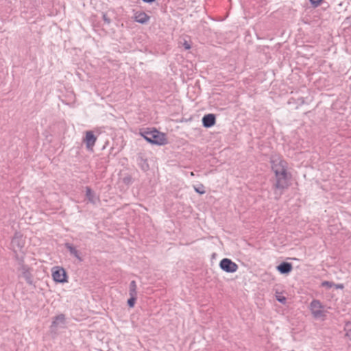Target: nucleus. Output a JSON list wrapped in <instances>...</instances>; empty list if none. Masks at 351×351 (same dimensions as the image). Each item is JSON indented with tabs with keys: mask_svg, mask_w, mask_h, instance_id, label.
Returning a JSON list of instances; mask_svg holds the SVG:
<instances>
[{
	"mask_svg": "<svg viewBox=\"0 0 351 351\" xmlns=\"http://www.w3.org/2000/svg\"><path fill=\"white\" fill-rule=\"evenodd\" d=\"M65 317L63 314L58 315L53 318L51 328H56L61 325L64 324Z\"/></svg>",
	"mask_w": 351,
	"mask_h": 351,
	"instance_id": "obj_12",
	"label": "nucleus"
},
{
	"mask_svg": "<svg viewBox=\"0 0 351 351\" xmlns=\"http://www.w3.org/2000/svg\"><path fill=\"white\" fill-rule=\"evenodd\" d=\"M219 266L222 270L228 273H233L238 269V265L229 258L222 259Z\"/></svg>",
	"mask_w": 351,
	"mask_h": 351,
	"instance_id": "obj_5",
	"label": "nucleus"
},
{
	"mask_svg": "<svg viewBox=\"0 0 351 351\" xmlns=\"http://www.w3.org/2000/svg\"><path fill=\"white\" fill-rule=\"evenodd\" d=\"M149 19V16L145 12L137 13L135 15V21L139 23L145 24Z\"/></svg>",
	"mask_w": 351,
	"mask_h": 351,
	"instance_id": "obj_14",
	"label": "nucleus"
},
{
	"mask_svg": "<svg viewBox=\"0 0 351 351\" xmlns=\"http://www.w3.org/2000/svg\"><path fill=\"white\" fill-rule=\"evenodd\" d=\"M193 188H194V190L195 191V192H197L199 194L202 195L206 193L205 187L202 184H199L197 186H194Z\"/></svg>",
	"mask_w": 351,
	"mask_h": 351,
	"instance_id": "obj_16",
	"label": "nucleus"
},
{
	"mask_svg": "<svg viewBox=\"0 0 351 351\" xmlns=\"http://www.w3.org/2000/svg\"><path fill=\"white\" fill-rule=\"evenodd\" d=\"M322 1L323 0H310V2L313 5V7L316 8L319 5Z\"/></svg>",
	"mask_w": 351,
	"mask_h": 351,
	"instance_id": "obj_20",
	"label": "nucleus"
},
{
	"mask_svg": "<svg viewBox=\"0 0 351 351\" xmlns=\"http://www.w3.org/2000/svg\"><path fill=\"white\" fill-rule=\"evenodd\" d=\"M311 311L315 318H320L325 316L324 311V306L319 300H313L310 304Z\"/></svg>",
	"mask_w": 351,
	"mask_h": 351,
	"instance_id": "obj_3",
	"label": "nucleus"
},
{
	"mask_svg": "<svg viewBox=\"0 0 351 351\" xmlns=\"http://www.w3.org/2000/svg\"><path fill=\"white\" fill-rule=\"evenodd\" d=\"M345 330L346 335L351 339V322L346 323L345 326Z\"/></svg>",
	"mask_w": 351,
	"mask_h": 351,
	"instance_id": "obj_17",
	"label": "nucleus"
},
{
	"mask_svg": "<svg viewBox=\"0 0 351 351\" xmlns=\"http://www.w3.org/2000/svg\"><path fill=\"white\" fill-rule=\"evenodd\" d=\"M184 47L186 49H191V45L187 43V42H185L184 43Z\"/></svg>",
	"mask_w": 351,
	"mask_h": 351,
	"instance_id": "obj_23",
	"label": "nucleus"
},
{
	"mask_svg": "<svg viewBox=\"0 0 351 351\" xmlns=\"http://www.w3.org/2000/svg\"><path fill=\"white\" fill-rule=\"evenodd\" d=\"M136 298H137L136 296H133V297L130 296V298L128 300V304L130 307L134 306L135 301L136 300Z\"/></svg>",
	"mask_w": 351,
	"mask_h": 351,
	"instance_id": "obj_18",
	"label": "nucleus"
},
{
	"mask_svg": "<svg viewBox=\"0 0 351 351\" xmlns=\"http://www.w3.org/2000/svg\"><path fill=\"white\" fill-rule=\"evenodd\" d=\"M103 19H104L105 23H106L107 24H110V19L107 16L106 14H103Z\"/></svg>",
	"mask_w": 351,
	"mask_h": 351,
	"instance_id": "obj_22",
	"label": "nucleus"
},
{
	"mask_svg": "<svg viewBox=\"0 0 351 351\" xmlns=\"http://www.w3.org/2000/svg\"><path fill=\"white\" fill-rule=\"evenodd\" d=\"M191 176H194V173L193 172H191Z\"/></svg>",
	"mask_w": 351,
	"mask_h": 351,
	"instance_id": "obj_26",
	"label": "nucleus"
},
{
	"mask_svg": "<svg viewBox=\"0 0 351 351\" xmlns=\"http://www.w3.org/2000/svg\"><path fill=\"white\" fill-rule=\"evenodd\" d=\"M338 287H339V288H342V287H343V285H338Z\"/></svg>",
	"mask_w": 351,
	"mask_h": 351,
	"instance_id": "obj_25",
	"label": "nucleus"
},
{
	"mask_svg": "<svg viewBox=\"0 0 351 351\" xmlns=\"http://www.w3.org/2000/svg\"><path fill=\"white\" fill-rule=\"evenodd\" d=\"M64 245L71 256L76 258L80 262L83 261L80 252L77 250L73 244L70 243H66Z\"/></svg>",
	"mask_w": 351,
	"mask_h": 351,
	"instance_id": "obj_9",
	"label": "nucleus"
},
{
	"mask_svg": "<svg viewBox=\"0 0 351 351\" xmlns=\"http://www.w3.org/2000/svg\"><path fill=\"white\" fill-rule=\"evenodd\" d=\"M24 243L22 236L19 234H16L11 241L12 247L14 250L16 249L21 250L24 247Z\"/></svg>",
	"mask_w": 351,
	"mask_h": 351,
	"instance_id": "obj_7",
	"label": "nucleus"
},
{
	"mask_svg": "<svg viewBox=\"0 0 351 351\" xmlns=\"http://www.w3.org/2000/svg\"><path fill=\"white\" fill-rule=\"evenodd\" d=\"M333 285V283L332 282L329 281H324L322 282V287H326L327 288H331Z\"/></svg>",
	"mask_w": 351,
	"mask_h": 351,
	"instance_id": "obj_19",
	"label": "nucleus"
},
{
	"mask_svg": "<svg viewBox=\"0 0 351 351\" xmlns=\"http://www.w3.org/2000/svg\"><path fill=\"white\" fill-rule=\"evenodd\" d=\"M144 2H146V3H153L154 1H155V0H143Z\"/></svg>",
	"mask_w": 351,
	"mask_h": 351,
	"instance_id": "obj_24",
	"label": "nucleus"
},
{
	"mask_svg": "<svg viewBox=\"0 0 351 351\" xmlns=\"http://www.w3.org/2000/svg\"><path fill=\"white\" fill-rule=\"evenodd\" d=\"M272 171L275 173L273 185L276 198L278 199L285 189L289 187L291 176L287 173V162L282 160H272Z\"/></svg>",
	"mask_w": 351,
	"mask_h": 351,
	"instance_id": "obj_1",
	"label": "nucleus"
},
{
	"mask_svg": "<svg viewBox=\"0 0 351 351\" xmlns=\"http://www.w3.org/2000/svg\"><path fill=\"white\" fill-rule=\"evenodd\" d=\"M52 277L56 282L64 283L67 282V275L66 271L62 267H53L52 269Z\"/></svg>",
	"mask_w": 351,
	"mask_h": 351,
	"instance_id": "obj_4",
	"label": "nucleus"
},
{
	"mask_svg": "<svg viewBox=\"0 0 351 351\" xmlns=\"http://www.w3.org/2000/svg\"><path fill=\"white\" fill-rule=\"evenodd\" d=\"M293 269L291 263L287 262H282L277 266V270L282 274H289Z\"/></svg>",
	"mask_w": 351,
	"mask_h": 351,
	"instance_id": "obj_11",
	"label": "nucleus"
},
{
	"mask_svg": "<svg viewBox=\"0 0 351 351\" xmlns=\"http://www.w3.org/2000/svg\"><path fill=\"white\" fill-rule=\"evenodd\" d=\"M142 136L147 142L154 144L162 145L166 143V138L164 134L156 130L152 131H143L140 132Z\"/></svg>",
	"mask_w": 351,
	"mask_h": 351,
	"instance_id": "obj_2",
	"label": "nucleus"
},
{
	"mask_svg": "<svg viewBox=\"0 0 351 351\" xmlns=\"http://www.w3.org/2000/svg\"><path fill=\"white\" fill-rule=\"evenodd\" d=\"M97 141V136H95L93 132V131H86L85 137L83 140L84 143L86 144V147L88 150H93V147Z\"/></svg>",
	"mask_w": 351,
	"mask_h": 351,
	"instance_id": "obj_6",
	"label": "nucleus"
},
{
	"mask_svg": "<svg viewBox=\"0 0 351 351\" xmlns=\"http://www.w3.org/2000/svg\"><path fill=\"white\" fill-rule=\"evenodd\" d=\"M19 270L21 271L23 277L25 278L26 282L32 285V276L29 271V268L27 265L21 264L19 268Z\"/></svg>",
	"mask_w": 351,
	"mask_h": 351,
	"instance_id": "obj_8",
	"label": "nucleus"
},
{
	"mask_svg": "<svg viewBox=\"0 0 351 351\" xmlns=\"http://www.w3.org/2000/svg\"><path fill=\"white\" fill-rule=\"evenodd\" d=\"M86 196L87 199H88V202L95 204L97 201L99 199L94 192L91 190V189L89 186L86 187Z\"/></svg>",
	"mask_w": 351,
	"mask_h": 351,
	"instance_id": "obj_13",
	"label": "nucleus"
},
{
	"mask_svg": "<svg viewBox=\"0 0 351 351\" xmlns=\"http://www.w3.org/2000/svg\"><path fill=\"white\" fill-rule=\"evenodd\" d=\"M137 286L136 283L134 280L131 281L130 284V289H129V294L131 297L136 296L137 297Z\"/></svg>",
	"mask_w": 351,
	"mask_h": 351,
	"instance_id": "obj_15",
	"label": "nucleus"
},
{
	"mask_svg": "<svg viewBox=\"0 0 351 351\" xmlns=\"http://www.w3.org/2000/svg\"><path fill=\"white\" fill-rule=\"evenodd\" d=\"M216 118L215 115L213 114H208L203 117L202 118V124L205 128H210L215 124Z\"/></svg>",
	"mask_w": 351,
	"mask_h": 351,
	"instance_id": "obj_10",
	"label": "nucleus"
},
{
	"mask_svg": "<svg viewBox=\"0 0 351 351\" xmlns=\"http://www.w3.org/2000/svg\"><path fill=\"white\" fill-rule=\"evenodd\" d=\"M277 300L282 304H285L287 301V299L284 296H279L277 297Z\"/></svg>",
	"mask_w": 351,
	"mask_h": 351,
	"instance_id": "obj_21",
	"label": "nucleus"
}]
</instances>
